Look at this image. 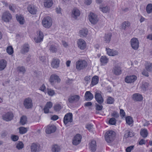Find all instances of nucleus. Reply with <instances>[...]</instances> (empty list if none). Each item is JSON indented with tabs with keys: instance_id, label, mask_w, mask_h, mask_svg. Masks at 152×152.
<instances>
[{
	"instance_id": "obj_4",
	"label": "nucleus",
	"mask_w": 152,
	"mask_h": 152,
	"mask_svg": "<svg viewBox=\"0 0 152 152\" xmlns=\"http://www.w3.org/2000/svg\"><path fill=\"white\" fill-rule=\"evenodd\" d=\"M80 96L77 95L71 94L68 97V103L73 104L78 102L80 99Z\"/></svg>"
},
{
	"instance_id": "obj_24",
	"label": "nucleus",
	"mask_w": 152,
	"mask_h": 152,
	"mask_svg": "<svg viewBox=\"0 0 152 152\" xmlns=\"http://www.w3.org/2000/svg\"><path fill=\"white\" fill-rule=\"evenodd\" d=\"M95 98L96 101L99 104H101L104 101V99L101 95L99 93H96L95 95Z\"/></svg>"
},
{
	"instance_id": "obj_50",
	"label": "nucleus",
	"mask_w": 152,
	"mask_h": 152,
	"mask_svg": "<svg viewBox=\"0 0 152 152\" xmlns=\"http://www.w3.org/2000/svg\"><path fill=\"white\" fill-rule=\"evenodd\" d=\"M130 23L128 21H125L122 23V28L125 29L126 26L128 27L130 26Z\"/></svg>"
},
{
	"instance_id": "obj_61",
	"label": "nucleus",
	"mask_w": 152,
	"mask_h": 152,
	"mask_svg": "<svg viewBox=\"0 0 152 152\" xmlns=\"http://www.w3.org/2000/svg\"><path fill=\"white\" fill-rule=\"evenodd\" d=\"M145 141L143 139H141L139 142V144L140 145H142L143 144H145Z\"/></svg>"
},
{
	"instance_id": "obj_54",
	"label": "nucleus",
	"mask_w": 152,
	"mask_h": 152,
	"mask_svg": "<svg viewBox=\"0 0 152 152\" xmlns=\"http://www.w3.org/2000/svg\"><path fill=\"white\" fill-rule=\"evenodd\" d=\"M11 138L13 141H16L18 140L19 137L17 135H13L12 136Z\"/></svg>"
},
{
	"instance_id": "obj_53",
	"label": "nucleus",
	"mask_w": 152,
	"mask_h": 152,
	"mask_svg": "<svg viewBox=\"0 0 152 152\" xmlns=\"http://www.w3.org/2000/svg\"><path fill=\"white\" fill-rule=\"evenodd\" d=\"M114 102V100L111 97H109L107 100V103L108 104H112Z\"/></svg>"
},
{
	"instance_id": "obj_2",
	"label": "nucleus",
	"mask_w": 152,
	"mask_h": 152,
	"mask_svg": "<svg viewBox=\"0 0 152 152\" xmlns=\"http://www.w3.org/2000/svg\"><path fill=\"white\" fill-rule=\"evenodd\" d=\"M115 136L114 132L110 130L107 132L105 134V139L108 142H110L114 140Z\"/></svg>"
},
{
	"instance_id": "obj_5",
	"label": "nucleus",
	"mask_w": 152,
	"mask_h": 152,
	"mask_svg": "<svg viewBox=\"0 0 152 152\" xmlns=\"http://www.w3.org/2000/svg\"><path fill=\"white\" fill-rule=\"evenodd\" d=\"M23 105L26 109H28L31 108L33 106L31 99L30 98L25 99L23 101Z\"/></svg>"
},
{
	"instance_id": "obj_6",
	"label": "nucleus",
	"mask_w": 152,
	"mask_h": 152,
	"mask_svg": "<svg viewBox=\"0 0 152 152\" xmlns=\"http://www.w3.org/2000/svg\"><path fill=\"white\" fill-rule=\"evenodd\" d=\"M12 16L10 13L8 11L4 12L2 16V20L4 22H9L12 19Z\"/></svg>"
},
{
	"instance_id": "obj_49",
	"label": "nucleus",
	"mask_w": 152,
	"mask_h": 152,
	"mask_svg": "<svg viewBox=\"0 0 152 152\" xmlns=\"http://www.w3.org/2000/svg\"><path fill=\"white\" fill-rule=\"evenodd\" d=\"M54 108L55 110L56 111H59L61 109V106L59 104L55 105L54 107Z\"/></svg>"
},
{
	"instance_id": "obj_47",
	"label": "nucleus",
	"mask_w": 152,
	"mask_h": 152,
	"mask_svg": "<svg viewBox=\"0 0 152 152\" xmlns=\"http://www.w3.org/2000/svg\"><path fill=\"white\" fill-rule=\"evenodd\" d=\"M95 106L96 107V110L98 111L101 110H102L103 107L102 105H99L97 103H95Z\"/></svg>"
},
{
	"instance_id": "obj_52",
	"label": "nucleus",
	"mask_w": 152,
	"mask_h": 152,
	"mask_svg": "<svg viewBox=\"0 0 152 152\" xmlns=\"http://www.w3.org/2000/svg\"><path fill=\"white\" fill-rule=\"evenodd\" d=\"M111 115L112 117H114L115 118H117L119 117L118 113L115 111H114L113 113H112Z\"/></svg>"
},
{
	"instance_id": "obj_60",
	"label": "nucleus",
	"mask_w": 152,
	"mask_h": 152,
	"mask_svg": "<svg viewBox=\"0 0 152 152\" xmlns=\"http://www.w3.org/2000/svg\"><path fill=\"white\" fill-rule=\"evenodd\" d=\"M140 88L141 89L142 91L145 92L147 90V86H140Z\"/></svg>"
},
{
	"instance_id": "obj_29",
	"label": "nucleus",
	"mask_w": 152,
	"mask_h": 152,
	"mask_svg": "<svg viewBox=\"0 0 152 152\" xmlns=\"http://www.w3.org/2000/svg\"><path fill=\"white\" fill-rule=\"evenodd\" d=\"M50 45L49 50L50 51L53 53H56L58 50V47L55 44L49 45Z\"/></svg>"
},
{
	"instance_id": "obj_43",
	"label": "nucleus",
	"mask_w": 152,
	"mask_h": 152,
	"mask_svg": "<svg viewBox=\"0 0 152 152\" xmlns=\"http://www.w3.org/2000/svg\"><path fill=\"white\" fill-rule=\"evenodd\" d=\"M26 116H23L20 118V123L23 125L26 124Z\"/></svg>"
},
{
	"instance_id": "obj_33",
	"label": "nucleus",
	"mask_w": 152,
	"mask_h": 152,
	"mask_svg": "<svg viewBox=\"0 0 152 152\" xmlns=\"http://www.w3.org/2000/svg\"><path fill=\"white\" fill-rule=\"evenodd\" d=\"M101 65H104L108 62L109 59L105 56H102L100 58Z\"/></svg>"
},
{
	"instance_id": "obj_34",
	"label": "nucleus",
	"mask_w": 152,
	"mask_h": 152,
	"mask_svg": "<svg viewBox=\"0 0 152 152\" xmlns=\"http://www.w3.org/2000/svg\"><path fill=\"white\" fill-rule=\"evenodd\" d=\"M99 78L98 76L95 75L92 78L91 84L92 86L96 85L99 82Z\"/></svg>"
},
{
	"instance_id": "obj_36",
	"label": "nucleus",
	"mask_w": 152,
	"mask_h": 152,
	"mask_svg": "<svg viewBox=\"0 0 152 152\" xmlns=\"http://www.w3.org/2000/svg\"><path fill=\"white\" fill-rule=\"evenodd\" d=\"M111 36L112 34L111 33H109L105 34L104 40L106 43H109L110 42Z\"/></svg>"
},
{
	"instance_id": "obj_62",
	"label": "nucleus",
	"mask_w": 152,
	"mask_h": 152,
	"mask_svg": "<svg viewBox=\"0 0 152 152\" xmlns=\"http://www.w3.org/2000/svg\"><path fill=\"white\" fill-rule=\"evenodd\" d=\"M127 133H129V137H133L134 135V133L133 132H130L128 130H127Z\"/></svg>"
},
{
	"instance_id": "obj_3",
	"label": "nucleus",
	"mask_w": 152,
	"mask_h": 152,
	"mask_svg": "<svg viewBox=\"0 0 152 152\" xmlns=\"http://www.w3.org/2000/svg\"><path fill=\"white\" fill-rule=\"evenodd\" d=\"M76 68L78 70L83 69L87 66V62L84 60H79L76 62Z\"/></svg>"
},
{
	"instance_id": "obj_1",
	"label": "nucleus",
	"mask_w": 152,
	"mask_h": 152,
	"mask_svg": "<svg viewBox=\"0 0 152 152\" xmlns=\"http://www.w3.org/2000/svg\"><path fill=\"white\" fill-rule=\"evenodd\" d=\"M42 23L44 27L49 28L52 24V20L51 18L49 16L45 17L42 20Z\"/></svg>"
},
{
	"instance_id": "obj_48",
	"label": "nucleus",
	"mask_w": 152,
	"mask_h": 152,
	"mask_svg": "<svg viewBox=\"0 0 152 152\" xmlns=\"http://www.w3.org/2000/svg\"><path fill=\"white\" fill-rule=\"evenodd\" d=\"M24 146V145L22 142H20L18 144L16 145V148L19 149H22Z\"/></svg>"
},
{
	"instance_id": "obj_44",
	"label": "nucleus",
	"mask_w": 152,
	"mask_h": 152,
	"mask_svg": "<svg viewBox=\"0 0 152 152\" xmlns=\"http://www.w3.org/2000/svg\"><path fill=\"white\" fill-rule=\"evenodd\" d=\"M7 52L10 55L12 54L13 53V50L12 46H9L7 48Z\"/></svg>"
},
{
	"instance_id": "obj_35",
	"label": "nucleus",
	"mask_w": 152,
	"mask_h": 152,
	"mask_svg": "<svg viewBox=\"0 0 152 152\" xmlns=\"http://www.w3.org/2000/svg\"><path fill=\"white\" fill-rule=\"evenodd\" d=\"M99 9L103 12L106 13L110 11V8L107 6L104 7H103L102 6H100L99 7Z\"/></svg>"
},
{
	"instance_id": "obj_15",
	"label": "nucleus",
	"mask_w": 152,
	"mask_h": 152,
	"mask_svg": "<svg viewBox=\"0 0 152 152\" xmlns=\"http://www.w3.org/2000/svg\"><path fill=\"white\" fill-rule=\"evenodd\" d=\"M82 138L81 135L77 134L74 137L73 141L72 143L75 145H77L79 144L81 141Z\"/></svg>"
},
{
	"instance_id": "obj_58",
	"label": "nucleus",
	"mask_w": 152,
	"mask_h": 152,
	"mask_svg": "<svg viewBox=\"0 0 152 152\" xmlns=\"http://www.w3.org/2000/svg\"><path fill=\"white\" fill-rule=\"evenodd\" d=\"M48 94L51 96H53L54 94V92L53 90L49 89L48 91Z\"/></svg>"
},
{
	"instance_id": "obj_9",
	"label": "nucleus",
	"mask_w": 152,
	"mask_h": 152,
	"mask_svg": "<svg viewBox=\"0 0 152 152\" xmlns=\"http://www.w3.org/2000/svg\"><path fill=\"white\" fill-rule=\"evenodd\" d=\"M13 116V115L11 112H8L4 114L2 116V118L4 120L9 121L12 119Z\"/></svg>"
},
{
	"instance_id": "obj_25",
	"label": "nucleus",
	"mask_w": 152,
	"mask_h": 152,
	"mask_svg": "<svg viewBox=\"0 0 152 152\" xmlns=\"http://www.w3.org/2000/svg\"><path fill=\"white\" fill-rule=\"evenodd\" d=\"M31 152H37L39 151L40 149L39 145L34 143L32 144L31 146Z\"/></svg>"
},
{
	"instance_id": "obj_37",
	"label": "nucleus",
	"mask_w": 152,
	"mask_h": 152,
	"mask_svg": "<svg viewBox=\"0 0 152 152\" xmlns=\"http://www.w3.org/2000/svg\"><path fill=\"white\" fill-rule=\"evenodd\" d=\"M16 18L17 21L19 22L20 24L23 25L24 23V18L21 16L16 15Z\"/></svg>"
},
{
	"instance_id": "obj_7",
	"label": "nucleus",
	"mask_w": 152,
	"mask_h": 152,
	"mask_svg": "<svg viewBox=\"0 0 152 152\" xmlns=\"http://www.w3.org/2000/svg\"><path fill=\"white\" fill-rule=\"evenodd\" d=\"M72 113H66L64 118V122L65 125H66L69 122L72 121Z\"/></svg>"
},
{
	"instance_id": "obj_57",
	"label": "nucleus",
	"mask_w": 152,
	"mask_h": 152,
	"mask_svg": "<svg viewBox=\"0 0 152 152\" xmlns=\"http://www.w3.org/2000/svg\"><path fill=\"white\" fill-rule=\"evenodd\" d=\"M93 125L91 124H88L86 126V128L88 129L89 130H90L93 128Z\"/></svg>"
},
{
	"instance_id": "obj_31",
	"label": "nucleus",
	"mask_w": 152,
	"mask_h": 152,
	"mask_svg": "<svg viewBox=\"0 0 152 152\" xmlns=\"http://www.w3.org/2000/svg\"><path fill=\"white\" fill-rule=\"evenodd\" d=\"M52 0H45L44 5L45 7L49 8L53 4Z\"/></svg>"
},
{
	"instance_id": "obj_40",
	"label": "nucleus",
	"mask_w": 152,
	"mask_h": 152,
	"mask_svg": "<svg viewBox=\"0 0 152 152\" xmlns=\"http://www.w3.org/2000/svg\"><path fill=\"white\" fill-rule=\"evenodd\" d=\"M145 68L146 70L148 72H152V63H147L145 66Z\"/></svg>"
},
{
	"instance_id": "obj_32",
	"label": "nucleus",
	"mask_w": 152,
	"mask_h": 152,
	"mask_svg": "<svg viewBox=\"0 0 152 152\" xmlns=\"http://www.w3.org/2000/svg\"><path fill=\"white\" fill-rule=\"evenodd\" d=\"M7 61L3 59L0 60V71L3 70L6 66Z\"/></svg>"
},
{
	"instance_id": "obj_41",
	"label": "nucleus",
	"mask_w": 152,
	"mask_h": 152,
	"mask_svg": "<svg viewBox=\"0 0 152 152\" xmlns=\"http://www.w3.org/2000/svg\"><path fill=\"white\" fill-rule=\"evenodd\" d=\"M147 12L148 14L151 13L152 12V4H149L147 5L146 8Z\"/></svg>"
},
{
	"instance_id": "obj_12",
	"label": "nucleus",
	"mask_w": 152,
	"mask_h": 152,
	"mask_svg": "<svg viewBox=\"0 0 152 152\" xmlns=\"http://www.w3.org/2000/svg\"><path fill=\"white\" fill-rule=\"evenodd\" d=\"M80 15V12L76 8H74L72 11L71 16L75 19H77L78 17Z\"/></svg>"
},
{
	"instance_id": "obj_59",
	"label": "nucleus",
	"mask_w": 152,
	"mask_h": 152,
	"mask_svg": "<svg viewBox=\"0 0 152 152\" xmlns=\"http://www.w3.org/2000/svg\"><path fill=\"white\" fill-rule=\"evenodd\" d=\"M142 75H144L146 77H148L149 76L148 72L147 71H146V70H144L142 72Z\"/></svg>"
},
{
	"instance_id": "obj_42",
	"label": "nucleus",
	"mask_w": 152,
	"mask_h": 152,
	"mask_svg": "<svg viewBox=\"0 0 152 152\" xmlns=\"http://www.w3.org/2000/svg\"><path fill=\"white\" fill-rule=\"evenodd\" d=\"M126 121L127 124L129 125L131 124L132 123V118L130 116H128L126 117Z\"/></svg>"
},
{
	"instance_id": "obj_26",
	"label": "nucleus",
	"mask_w": 152,
	"mask_h": 152,
	"mask_svg": "<svg viewBox=\"0 0 152 152\" xmlns=\"http://www.w3.org/2000/svg\"><path fill=\"white\" fill-rule=\"evenodd\" d=\"M39 35L37 38H35L34 40L36 42L38 43L42 41L43 38V34L41 31H39Z\"/></svg>"
},
{
	"instance_id": "obj_19",
	"label": "nucleus",
	"mask_w": 152,
	"mask_h": 152,
	"mask_svg": "<svg viewBox=\"0 0 152 152\" xmlns=\"http://www.w3.org/2000/svg\"><path fill=\"white\" fill-rule=\"evenodd\" d=\"M78 47L81 50H84L86 47V44L85 41L83 39H79L77 42Z\"/></svg>"
},
{
	"instance_id": "obj_17",
	"label": "nucleus",
	"mask_w": 152,
	"mask_h": 152,
	"mask_svg": "<svg viewBox=\"0 0 152 152\" xmlns=\"http://www.w3.org/2000/svg\"><path fill=\"white\" fill-rule=\"evenodd\" d=\"M27 10L31 14L33 15L35 14L37 12L36 7L34 5L32 4H29L28 6Z\"/></svg>"
},
{
	"instance_id": "obj_13",
	"label": "nucleus",
	"mask_w": 152,
	"mask_h": 152,
	"mask_svg": "<svg viewBox=\"0 0 152 152\" xmlns=\"http://www.w3.org/2000/svg\"><path fill=\"white\" fill-rule=\"evenodd\" d=\"M56 129V127L54 125H48L46 129L45 132L47 134H50L54 132Z\"/></svg>"
},
{
	"instance_id": "obj_64",
	"label": "nucleus",
	"mask_w": 152,
	"mask_h": 152,
	"mask_svg": "<svg viewBox=\"0 0 152 152\" xmlns=\"http://www.w3.org/2000/svg\"><path fill=\"white\" fill-rule=\"evenodd\" d=\"M92 103L91 102H87L84 104V106L86 107H90L91 106Z\"/></svg>"
},
{
	"instance_id": "obj_56",
	"label": "nucleus",
	"mask_w": 152,
	"mask_h": 152,
	"mask_svg": "<svg viewBox=\"0 0 152 152\" xmlns=\"http://www.w3.org/2000/svg\"><path fill=\"white\" fill-rule=\"evenodd\" d=\"M120 113L121 117H124L125 115V113L123 109H121L120 110Z\"/></svg>"
},
{
	"instance_id": "obj_14",
	"label": "nucleus",
	"mask_w": 152,
	"mask_h": 152,
	"mask_svg": "<svg viewBox=\"0 0 152 152\" xmlns=\"http://www.w3.org/2000/svg\"><path fill=\"white\" fill-rule=\"evenodd\" d=\"M132 99L136 102H141L143 97L141 94L139 93H135L132 96Z\"/></svg>"
},
{
	"instance_id": "obj_11",
	"label": "nucleus",
	"mask_w": 152,
	"mask_h": 152,
	"mask_svg": "<svg viewBox=\"0 0 152 152\" xmlns=\"http://www.w3.org/2000/svg\"><path fill=\"white\" fill-rule=\"evenodd\" d=\"M131 42L132 48L134 50H137L139 47V42L137 38H133L131 39Z\"/></svg>"
},
{
	"instance_id": "obj_22",
	"label": "nucleus",
	"mask_w": 152,
	"mask_h": 152,
	"mask_svg": "<svg viewBox=\"0 0 152 152\" xmlns=\"http://www.w3.org/2000/svg\"><path fill=\"white\" fill-rule=\"evenodd\" d=\"M53 106V104L51 102H48L45 104L44 108V111L45 113H48L49 112V109Z\"/></svg>"
},
{
	"instance_id": "obj_8",
	"label": "nucleus",
	"mask_w": 152,
	"mask_h": 152,
	"mask_svg": "<svg viewBox=\"0 0 152 152\" xmlns=\"http://www.w3.org/2000/svg\"><path fill=\"white\" fill-rule=\"evenodd\" d=\"M61 79L58 76L55 74H53L51 75L49 79V81L53 85L55 84L56 82L59 83Z\"/></svg>"
},
{
	"instance_id": "obj_21",
	"label": "nucleus",
	"mask_w": 152,
	"mask_h": 152,
	"mask_svg": "<svg viewBox=\"0 0 152 152\" xmlns=\"http://www.w3.org/2000/svg\"><path fill=\"white\" fill-rule=\"evenodd\" d=\"M29 45L27 43H25L22 46L21 53L23 54H25L29 52Z\"/></svg>"
},
{
	"instance_id": "obj_16",
	"label": "nucleus",
	"mask_w": 152,
	"mask_h": 152,
	"mask_svg": "<svg viewBox=\"0 0 152 152\" xmlns=\"http://www.w3.org/2000/svg\"><path fill=\"white\" fill-rule=\"evenodd\" d=\"M112 72L115 75H119L121 74L122 71L120 66L115 65L113 67Z\"/></svg>"
},
{
	"instance_id": "obj_55",
	"label": "nucleus",
	"mask_w": 152,
	"mask_h": 152,
	"mask_svg": "<svg viewBox=\"0 0 152 152\" xmlns=\"http://www.w3.org/2000/svg\"><path fill=\"white\" fill-rule=\"evenodd\" d=\"M134 148V145H131L127 148L126 149V152H131V151Z\"/></svg>"
},
{
	"instance_id": "obj_63",
	"label": "nucleus",
	"mask_w": 152,
	"mask_h": 152,
	"mask_svg": "<svg viewBox=\"0 0 152 152\" xmlns=\"http://www.w3.org/2000/svg\"><path fill=\"white\" fill-rule=\"evenodd\" d=\"M58 117L57 115H54L51 117V119L54 121H55L58 119Z\"/></svg>"
},
{
	"instance_id": "obj_18",
	"label": "nucleus",
	"mask_w": 152,
	"mask_h": 152,
	"mask_svg": "<svg viewBox=\"0 0 152 152\" xmlns=\"http://www.w3.org/2000/svg\"><path fill=\"white\" fill-rule=\"evenodd\" d=\"M60 60L58 58H54L51 62V66L54 68H56L59 66Z\"/></svg>"
},
{
	"instance_id": "obj_39",
	"label": "nucleus",
	"mask_w": 152,
	"mask_h": 152,
	"mask_svg": "<svg viewBox=\"0 0 152 152\" xmlns=\"http://www.w3.org/2000/svg\"><path fill=\"white\" fill-rule=\"evenodd\" d=\"M60 150V147L57 145H53L52 147L51 150L53 152H59Z\"/></svg>"
},
{
	"instance_id": "obj_38",
	"label": "nucleus",
	"mask_w": 152,
	"mask_h": 152,
	"mask_svg": "<svg viewBox=\"0 0 152 152\" xmlns=\"http://www.w3.org/2000/svg\"><path fill=\"white\" fill-rule=\"evenodd\" d=\"M140 135L143 138L147 137L148 135L147 130L146 129H141L140 132Z\"/></svg>"
},
{
	"instance_id": "obj_46",
	"label": "nucleus",
	"mask_w": 152,
	"mask_h": 152,
	"mask_svg": "<svg viewBox=\"0 0 152 152\" xmlns=\"http://www.w3.org/2000/svg\"><path fill=\"white\" fill-rule=\"evenodd\" d=\"M116 120L115 118H111L110 119L109 121V124L111 125H114L115 124Z\"/></svg>"
},
{
	"instance_id": "obj_10",
	"label": "nucleus",
	"mask_w": 152,
	"mask_h": 152,
	"mask_svg": "<svg viewBox=\"0 0 152 152\" xmlns=\"http://www.w3.org/2000/svg\"><path fill=\"white\" fill-rule=\"evenodd\" d=\"M89 19L91 23L95 24L98 21L97 16L94 13H91L89 15Z\"/></svg>"
},
{
	"instance_id": "obj_20",
	"label": "nucleus",
	"mask_w": 152,
	"mask_h": 152,
	"mask_svg": "<svg viewBox=\"0 0 152 152\" xmlns=\"http://www.w3.org/2000/svg\"><path fill=\"white\" fill-rule=\"evenodd\" d=\"M137 79L136 76L134 75L128 76L125 78V81L127 83H131L134 82Z\"/></svg>"
},
{
	"instance_id": "obj_28",
	"label": "nucleus",
	"mask_w": 152,
	"mask_h": 152,
	"mask_svg": "<svg viewBox=\"0 0 152 152\" xmlns=\"http://www.w3.org/2000/svg\"><path fill=\"white\" fill-rule=\"evenodd\" d=\"M88 30L87 29L85 28L80 30L79 32L80 36L81 37H86L88 35Z\"/></svg>"
},
{
	"instance_id": "obj_27",
	"label": "nucleus",
	"mask_w": 152,
	"mask_h": 152,
	"mask_svg": "<svg viewBox=\"0 0 152 152\" xmlns=\"http://www.w3.org/2000/svg\"><path fill=\"white\" fill-rule=\"evenodd\" d=\"M85 97L86 100L90 101L93 99L94 96L90 91H87L85 93Z\"/></svg>"
},
{
	"instance_id": "obj_23",
	"label": "nucleus",
	"mask_w": 152,
	"mask_h": 152,
	"mask_svg": "<svg viewBox=\"0 0 152 152\" xmlns=\"http://www.w3.org/2000/svg\"><path fill=\"white\" fill-rule=\"evenodd\" d=\"M106 50L107 54L109 56H114L118 55V53L116 50H113L109 48H106Z\"/></svg>"
},
{
	"instance_id": "obj_30",
	"label": "nucleus",
	"mask_w": 152,
	"mask_h": 152,
	"mask_svg": "<svg viewBox=\"0 0 152 152\" xmlns=\"http://www.w3.org/2000/svg\"><path fill=\"white\" fill-rule=\"evenodd\" d=\"M96 141L94 140L91 141L89 144V147L91 150L93 152L96 150Z\"/></svg>"
},
{
	"instance_id": "obj_51",
	"label": "nucleus",
	"mask_w": 152,
	"mask_h": 152,
	"mask_svg": "<svg viewBox=\"0 0 152 152\" xmlns=\"http://www.w3.org/2000/svg\"><path fill=\"white\" fill-rule=\"evenodd\" d=\"M17 69L20 72L24 73L26 71L25 68L23 66H19L17 68Z\"/></svg>"
},
{
	"instance_id": "obj_45",
	"label": "nucleus",
	"mask_w": 152,
	"mask_h": 152,
	"mask_svg": "<svg viewBox=\"0 0 152 152\" xmlns=\"http://www.w3.org/2000/svg\"><path fill=\"white\" fill-rule=\"evenodd\" d=\"M19 132L20 134H23L26 133L27 132V129L26 128L23 127H20L19 128Z\"/></svg>"
}]
</instances>
